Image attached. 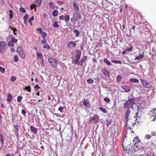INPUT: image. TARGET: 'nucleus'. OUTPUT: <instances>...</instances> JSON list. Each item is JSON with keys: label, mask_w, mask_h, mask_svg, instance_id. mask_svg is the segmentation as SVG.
<instances>
[{"label": "nucleus", "mask_w": 156, "mask_h": 156, "mask_svg": "<svg viewBox=\"0 0 156 156\" xmlns=\"http://www.w3.org/2000/svg\"><path fill=\"white\" fill-rule=\"evenodd\" d=\"M135 100L134 98L129 99L124 103L123 107L126 108L128 109L132 108L133 109V105L135 103Z\"/></svg>", "instance_id": "f257e3e1"}, {"label": "nucleus", "mask_w": 156, "mask_h": 156, "mask_svg": "<svg viewBox=\"0 0 156 156\" xmlns=\"http://www.w3.org/2000/svg\"><path fill=\"white\" fill-rule=\"evenodd\" d=\"M122 147L123 151L127 153L130 151V149L132 148L129 142H126L124 141L122 142Z\"/></svg>", "instance_id": "f03ea898"}, {"label": "nucleus", "mask_w": 156, "mask_h": 156, "mask_svg": "<svg viewBox=\"0 0 156 156\" xmlns=\"http://www.w3.org/2000/svg\"><path fill=\"white\" fill-rule=\"evenodd\" d=\"M127 121L126 123V127L128 129H129L131 130V129L132 126L136 123L135 121L133 122V120L132 119H126Z\"/></svg>", "instance_id": "7ed1b4c3"}, {"label": "nucleus", "mask_w": 156, "mask_h": 156, "mask_svg": "<svg viewBox=\"0 0 156 156\" xmlns=\"http://www.w3.org/2000/svg\"><path fill=\"white\" fill-rule=\"evenodd\" d=\"M7 48L6 47V43L5 42L2 41L0 42V53H3L5 52Z\"/></svg>", "instance_id": "20e7f679"}, {"label": "nucleus", "mask_w": 156, "mask_h": 156, "mask_svg": "<svg viewBox=\"0 0 156 156\" xmlns=\"http://www.w3.org/2000/svg\"><path fill=\"white\" fill-rule=\"evenodd\" d=\"M49 62L54 67H57V60L56 58H49L48 59Z\"/></svg>", "instance_id": "39448f33"}, {"label": "nucleus", "mask_w": 156, "mask_h": 156, "mask_svg": "<svg viewBox=\"0 0 156 156\" xmlns=\"http://www.w3.org/2000/svg\"><path fill=\"white\" fill-rule=\"evenodd\" d=\"M140 81L144 87L146 88L151 89L152 87L151 85L143 79H140Z\"/></svg>", "instance_id": "423d86ee"}, {"label": "nucleus", "mask_w": 156, "mask_h": 156, "mask_svg": "<svg viewBox=\"0 0 156 156\" xmlns=\"http://www.w3.org/2000/svg\"><path fill=\"white\" fill-rule=\"evenodd\" d=\"M143 145L141 142L134 144L133 146L134 149L136 151L140 150L143 147Z\"/></svg>", "instance_id": "0eeeda50"}, {"label": "nucleus", "mask_w": 156, "mask_h": 156, "mask_svg": "<svg viewBox=\"0 0 156 156\" xmlns=\"http://www.w3.org/2000/svg\"><path fill=\"white\" fill-rule=\"evenodd\" d=\"M99 119V116L95 114L94 117L89 121V123H98Z\"/></svg>", "instance_id": "6e6552de"}, {"label": "nucleus", "mask_w": 156, "mask_h": 156, "mask_svg": "<svg viewBox=\"0 0 156 156\" xmlns=\"http://www.w3.org/2000/svg\"><path fill=\"white\" fill-rule=\"evenodd\" d=\"M155 147V145L154 144L152 143V142H151V143H147V144L146 148L148 150L151 151L153 148H154Z\"/></svg>", "instance_id": "1a4fd4ad"}, {"label": "nucleus", "mask_w": 156, "mask_h": 156, "mask_svg": "<svg viewBox=\"0 0 156 156\" xmlns=\"http://www.w3.org/2000/svg\"><path fill=\"white\" fill-rule=\"evenodd\" d=\"M138 106V108L137 109V112H136L135 114V116L134 117V118H139V116H138V113L140 112V111H141V110L142 109H144V108H143L140 105H137ZM137 119H135V121H136V120Z\"/></svg>", "instance_id": "9d476101"}, {"label": "nucleus", "mask_w": 156, "mask_h": 156, "mask_svg": "<svg viewBox=\"0 0 156 156\" xmlns=\"http://www.w3.org/2000/svg\"><path fill=\"white\" fill-rule=\"evenodd\" d=\"M83 105L88 108H90L91 107V105L89 101L87 100H84L83 101Z\"/></svg>", "instance_id": "9b49d317"}, {"label": "nucleus", "mask_w": 156, "mask_h": 156, "mask_svg": "<svg viewBox=\"0 0 156 156\" xmlns=\"http://www.w3.org/2000/svg\"><path fill=\"white\" fill-rule=\"evenodd\" d=\"M76 46V44L73 41L69 42L67 44V47L68 48H72L75 47Z\"/></svg>", "instance_id": "f8f14e48"}, {"label": "nucleus", "mask_w": 156, "mask_h": 156, "mask_svg": "<svg viewBox=\"0 0 156 156\" xmlns=\"http://www.w3.org/2000/svg\"><path fill=\"white\" fill-rule=\"evenodd\" d=\"M87 56H83L82 57L80 61V65L83 66V63L87 59Z\"/></svg>", "instance_id": "ddd939ff"}, {"label": "nucleus", "mask_w": 156, "mask_h": 156, "mask_svg": "<svg viewBox=\"0 0 156 156\" xmlns=\"http://www.w3.org/2000/svg\"><path fill=\"white\" fill-rule=\"evenodd\" d=\"M19 126L18 125H16L14 126V128H15V129H16V130H14V131L15 132V135L17 136H18L19 135Z\"/></svg>", "instance_id": "4468645a"}, {"label": "nucleus", "mask_w": 156, "mask_h": 156, "mask_svg": "<svg viewBox=\"0 0 156 156\" xmlns=\"http://www.w3.org/2000/svg\"><path fill=\"white\" fill-rule=\"evenodd\" d=\"M121 87L127 92H129L131 90L130 88L127 86L122 85V86Z\"/></svg>", "instance_id": "2eb2a0df"}, {"label": "nucleus", "mask_w": 156, "mask_h": 156, "mask_svg": "<svg viewBox=\"0 0 156 156\" xmlns=\"http://www.w3.org/2000/svg\"><path fill=\"white\" fill-rule=\"evenodd\" d=\"M103 74L106 76H109V72L106 69H104L102 70Z\"/></svg>", "instance_id": "dca6fc26"}, {"label": "nucleus", "mask_w": 156, "mask_h": 156, "mask_svg": "<svg viewBox=\"0 0 156 156\" xmlns=\"http://www.w3.org/2000/svg\"><path fill=\"white\" fill-rule=\"evenodd\" d=\"M153 111H154V113H153L152 114V116L154 117V118H153L152 121L154 122L155 121V119L156 118V109L154 108L153 111H151V112L152 113L153 112Z\"/></svg>", "instance_id": "f3484780"}, {"label": "nucleus", "mask_w": 156, "mask_h": 156, "mask_svg": "<svg viewBox=\"0 0 156 156\" xmlns=\"http://www.w3.org/2000/svg\"><path fill=\"white\" fill-rule=\"evenodd\" d=\"M128 45L130 47V48H129L127 49L126 50L122 52V54H127L126 51H130L132 50V45L129 44H128Z\"/></svg>", "instance_id": "a211bd4d"}, {"label": "nucleus", "mask_w": 156, "mask_h": 156, "mask_svg": "<svg viewBox=\"0 0 156 156\" xmlns=\"http://www.w3.org/2000/svg\"><path fill=\"white\" fill-rule=\"evenodd\" d=\"M30 130L32 132H33L35 133L36 134L37 132V129L34 127L31 126L30 127Z\"/></svg>", "instance_id": "6ab92c4d"}, {"label": "nucleus", "mask_w": 156, "mask_h": 156, "mask_svg": "<svg viewBox=\"0 0 156 156\" xmlns=\"http://www.w3.org/2000/svg\"><path fill=\"white\" fill-rule=\"evenodd\" d=\"M73 6L75 10L76 11H78L80 9L78 6L76 5V3L74 2L73 3Z\"/></svg>", "instance_id": "aec40b11"}, {"label": "nucleus", "mask_w": 156, "mask_h": 156, "mask_svg": "<svg viewBox=\"0 0 156 156\" xmlns=\"http://www.w3.org/2000/svg\"><path fill=\"white\" fill-rule=\"evenodd\" d=\"M133 143L134 144H136L137 143H139V142H140V141L139 140L138 137L136 136L134 138L133 140Z\"/></svg>", "instance_id": "412c9836"}, {"label": "nucleus", "mask_w": 156, "mask_h": 156, "mask_svg": "<svg viewBox=\"0 0 156 156\" xmlns=\"http://www.w3.org/2000/svg\"><path fill=\"white\" fill-rule=\"evenodd\" d=\"M18 54L21 58H24L25 56V54L23 51L18 53Z\"/></svg>", "instance_id": "4be33fe9"}, {"label": "nucleus", "mask_w": 156, "mask_h": 156, "mask_svg": "<svg viewBox=\"0 0 156 156\" xmlns=\"http://www.w3.org/2000/svg\"><path fill=\"white\" fill-rule=\"evenodd\" d=\"M130 110L129 108L127 109V111H126V113L125 118L126 119H128L129 117V116L130 113Z\"/></svg>", "instance_id": "5701e85b"}, {"label": "nucleus", "mask_w": 156, "mask_h": 156, "mask_svg": "<svg viewBox=\"0 0 156 156\" xmlns=\"http://www.w3.org/2000/svg\"><path fill=\"white\" fill-rule=\"evenodd\" d=\"M144 52H143L142 54L138 56H136L135 59L139 60L142 59L144 57Z\"/></svg>", "instance_id": "b1692460"}, {"label": "nucleus", "mask_w": 156, "mask_h": 156, "mask_svg": "<svg viewBox=\"0 0 156 156\" xmlns=\"http://www.w3.org/2000/svg\"><path fill=\"white\" fill-rule=\"evenodd\" d=\"M7 96V101L10 102L12 99V96L11 94H8Z\"/></svg>", "instance_id": "393cba45"}, {"label": "nucleus", "mask_w": 156, "mask_h": 156, "mask_svg": "<svg viewBox=\"0 0 156 156\" xmlns=\"http://www.w3.org/2000/svg\"><path fill=\"white\" fill-rule=\"evenodd\" d=\"M129 81L132 83H138L139 82V81L137 79L131 78L129 80Z\"/></svg>", "instance_id": "a878e982"}, {"label": "nucleus", "mask_w": 156, "mask_h": 156, "mask_svg": "<svg viewBox=\"0 0 156 156\" xmlns=\"http://www.w3.org/2000/svg\"><path fill=\"white\" fill-rule=\"evenodd\" d=\"M111 62L113 63L117 64L119 63L120 64H121L122 63L121 61L120 60H113L111 61Z\"/></svg>", "instance_id": "bb28decb"}, {"label": "nucleus", "mask_w": 156, "mask_h": 156, "mask_svg": "<svg viewBox=\"0 0 156 156\" xmlns=\"http://www.w3.org/2000/svg\"><path fill=\"white\" fill-rule=\"evenodd\" d=\"M104 61L108 66H110L112 65L111 63L106 58H104Z\"/></svg>", "instance_id": "cd10ccee"}, {"label": "nucleus", "mask_w": 156, "mask_h": 156, "mask_svg": "<svg viewBox=\"0 0 156 156\" xmlns=\"http://www.w3.org/2000/svg\"><path fill=\"white\" fill-rule=\"evenodd\" d=\"M34 20V17L33 16L30 18L29 19L28 22L31 25H32V21L33 20Z\"/></svg>", "instance_id": "c85d7f7f"}, {"label": "nucleus", "mask_w": 156, "mask_h": 156, "mask_svg": "<svg viewBox=\"0 0 156 156\" xmlns=\"http://www.w3.org/2000/svg\"><path fill=\"white\" fill-rule=\"evenodd\" d=\"M0 141L2 144L4 142V138L3 136L1 134H0Z\"/></svg>", "instance_id": "c756f323"}, {"label": "nucleus", "mask_w": 156, "mask_h": 156, "mask_svg": "<svg viewBox=\"0 0 156 156\" xmlns=\"http://www.w3.org/2000/svg\"><path fill=\"white\" fill-rule=\"evenodd\" d=\"M65 21L66 22H67L69 20L70 17L69 15H65L64 16Z\"/></svg>", "instance_id": "7c9ffc66"}, {"label": "nucleus", "mask_w": 156, "mask_h": 156, "mask_svg": "<svg viewBox=\"0 0 156 156\" xmlns=\"http://www.w3.org/2000/svg\"><path fill=\"white\" fill-rule=\"evenodd\" d=\"M23 51L22 48L20 46H18L17 48V51L18 53L20 52Z\"/></svg>", "instance_id": "2f4dec72"}, {"label": "nucleus", "mask_w": 156, "mask_h": 156, "mask_svg": "<svg viewBox=\"0 0 156 156\" xmlns=\"http://www.w3.org/2000/svg\"><path fill=\"white\" fill-rule=\"evenodd\" d=\"M99 109L104 113H106L107 112V110L105 108L100 107L99 108Z\"/></svg>", "instance_id": "473e14b6"}, {"label": "nucleus", "mask_w": 156, "mask_h": 156, "mask_svg": "<svg viewBox=\"0 0 156 156\" xmlns=\"http://www.w3.org/2000/svg\"><path fill=\"white\" fill-rule=\"evenodd\" d=\"M58 14V11L57 10H54L52 12V14L53 16L55 17Z\"/></svg>", "instance_id": "72a5a7b5"}, {"label": "nucleus", "mask_w": 156, "mask_h": 156, "mask_svg": "<svg viewBox=\"0 0 156 156\" xmlns=\"http://www.w3.org/2000/svg\"><path fill=\"white\" fill-rule=\"evenodd\" d=\"M24 89L27 90L28 91L30 92H31V88L30 86H26L25 87V88H24Z\"/></svg>", "instance_id": "f704fd0d"}, {"label": "nucleus", "mask_w": 156, "mask_h": 156, "mask_svg": "<svg viewBox=\"0 0 156 156\" xmlns=\"http://www.w3.org/2000/svg\"><path fill=\"white\" fill-rule=\"evenodd\" d=\"M73 32L76 34L75 35L76 37H78L79 36V35L80 34V32L77 30H75L73 31Z\"/></svg>", "instance_id": "c9c22d12"}, {"label": "nucleus", "mask_w": 156, "mask_h": 156, "mask_svg": "<svg viewBox=\"0 0 156 156\" xmlns=\"http://www.w3.org/2000/svg\"><path fill=\"white\" fill-rule=\"evenodd\" d=\"M87 82L88 83H92L94 82V80L90 78H89L87 80Z\"/></svg>", "instance_id": "e433bc0d"}, {"label": "nucleus", "mask_w": 156, "mask_h": 156, "mask_svg": "<svg viewBox=\"0 0 156 156\" xmlns=\"http://www.w3.org/2000/svg\"><path fill=\"white\" fill-rule=\"evenodd\" d=\"M80 55L81 53L77 54L76 56V59L79 60L80 58Z\"/></svg>", "instance_id": "4c0bfd02"}, {"label": "nucleus", "mask_w": 156, "mask_h": 156, "mask_svg": "<svg viewBox=\"0 0 156 156\" xmlns=\"http://www.w3.org/2000/svg\"><path fill=\"white\" fill-rule=\"evenodd\" d=\"M112 122L111 120L110 119L106 120V125L107 126H109L112 123Z\"/></svg>", "instance_id": "58836bf2"}, {"label": "nucleus", "mask_w": 156, "mask_h": 156, "mask_svg": "<svg viewBox=\"0 0 156 156\" xmlns=\"http://www.w3.org/2000/svg\"><path fill=\"white\" fill-rule=\"evenodd\" d=\"M49 5L51 8L54 9L55 7V5H54L53 3L52 2H50L49 3Z\"/></svg>", "instance_id": "ea45409f"}, {"label": "nucleus", "mask_w": 156, "mask_h": 156, "mask_svg": "<svg viewBox=\"0 0 156 156\" xmlns=\"http://www.w3.org/2000/svg\"><path fill=\"white\" fill-rule=\"evenodd\" d=\"M9 27L11 29H12V30L13 31L14 34V35H16V31H17V30L16 28H14L13 27H12L10 26H9Z\"/></svg>", "instance_id": "a19ab883"}, {"label": "nucleus", "mask_w": 156, "mask_h": 156, "mask_svg": "<svg viewBox=\"0 0 156 156\" xmlns=\"http://www.w3.org/2000/svg\"><path fill=\"white\" fill-rule=\"evenodd\" d=\"M20 10L23 12L25 13L26 12V10H25V9L23 7H20Z\"/></svg>", "instance_id": "79ce46f5"}, {"label": "nucleus", "mask_w": 156, "mask_h": 156, "mask_svg": "<svg viewBox=\"0 0 156 156\" xmlns=\"http://www.w3.org/2000/svg\"><path fill=\"white\" fill-rule=\"evenodd\" d=\"M37 57L41 59L43 58V56L41 54L38 53L37 54Z\"/></svg>", "instance_id": "37998d69"}, {"label": "nucleus", "mask_w": 156, "mask_h": 156, "mask_svg": "<svg viewBox=\"0 0 156 156\" xmlns=\"http://www.w3.org/2000/svg\"><path fill=\"white\" fill-rule=\"evenodd\" d=\"M12 42H13V43H17V39H16L14 37H12L11 38V41Z\"/></svg>", "instance_id": "c03bdc74"}, {"label": "nucleus", "mask_w": 156, "mask_h": 156, "mask_svg": "<svg viewBox=\"0 0 156 156\" xmlns=\"http://www.w3.org/2000/svg\"><path fill=\"white\" fill-rule=\"evenodd\" d=\"M151 137V135L150 134H147L145 136V137L147 140L150 139Z\"/></svg>", "instance_id": "a18cd8bd"}, {"label": "nucleus", "mask_w": 156, "mask_h": 156, "mask_svg": "<svg viewBox=\"0 0 156 156\" xmlns=\"http://www.w3.org/2000/svg\"><path fill=\"white\" fill-rule=\"evenodd\" d=\"M42 34V37L43 38H45L47 36V34L45 32H43V33Z\"/></svg>", "instance_id": "49530a36"}, {"label": "nucleus", "mask_w": 156, "mask_h": 156, "mask_svg": "<svg viewBox=\"0 0 156 156\" xmlns=\"http://www.w3.org/2000/svg\"><path fill=\"white\" fill-rule=\"evenodd\" d=\"M104 100L105 102H107L108 103H109L110 101V99L108 98H104Z\"/></svg>", "instance_id": "de8ad7c7"}, {"label": "nucleus", "mask_w": 156, "mask_h": 156, "mask_svg": "<svg viewBox=\"0 0 156 156\" xmlns=\"http://www.w3.org/2000/svg\"><path fill=\"white\" fill-rule=\"evenodd\" d=\"M8 45L9 46L12 47L14 46L13 43L11 41H10L8 43Z\"/></svg>", "instance_id": "09e8293b"}, {"label": "nucleus", "mask_w": 156, "mask_h": 156, "mask_svg": "<svg viewBox=\"0 0 156 156\" xmlns=\"http://www.w3.org/2000/svg\"><path fill=\"white\" fill-rule=\"evenodd\" d=\"M14 61L16 62L18 61V57L17 55H15L14 56Z\"/></svg>", "instance_id": "8fccbe9b"}, {"label": "nucleus", "mask_w": 156, "mask_h": 156, "mask_svg": "<svg viewBox=\"0 0 156 156\" xmlns=\"http://www.w3.org/2000/svg\"><path fill=\"white\" fill-rule=\"evenodd\" d=\"M28 17V15L27 14H25V15L23 17L24 20H27Z\"/></svg>", "instance_id": "3c124183"}, {"label": "nucleus", "mask_w": 156, "mask_h": 156, "mask_svg": "<svg viewBox=\"0 0 156 156\" xmlns=\"http://www.w3.org/2000/svg\"><path fill=\"white\" fill-rule=\"evenodd\" d=\"M54 98L52 96H48V100H51L52 101H53Z\"/></svg>", "instance_id": "603ef678"}, {"label": "nucleus", "mask_w": 156, "mask_h": 156, "mask_svg": "<svg viewBox=\"0 0 156 156\" xmlns=\"http://www.w3.org/2000/svg\"><path fill=\"white\" fill-rule=\"evenodd\" d=\"M9 15L10 16V18L11 19L12 17V12L11 10H9Z\"/></svg>", "instance_id": "864d4df0"}, {"label": "nucleus", "mask_w": 156, "mask_h": 156, "mask_svg": "<svg viewBox=\"0 0 156 156\" xmlns=\"http://www.w3.org/2000/svg\"><path fill=\"white\" fill-rule=\"evenodd\" d=\"M41 42L42 44H44L46 43V39L44 38L41 41Z\"/></svg>", "instance_id": "5fc2aeb1"}, {"label": "nucleus", "mask_w": 156, "mask_h": 156, "mask_svg": "<svg viewBox=\"0 0 156 156\" xmlns=\"http://www.w3.org/2000/svg\"><path fill=\"white\" fill-rule=\"evenodd\" d=\"M37 30L38 31L40 34H41L43 33L42 29L41 28H37Z\"/></svg>", "instance_id": "6e6d98bb"}, {"label": "nucleus", "mask_w": 156, "mask_h": 156, "mask_svg": "<svg viewBox=\"0 0 156 156\" xmlns=\"http://www.w3.org/2000/svg\"><path fill=\"white\" fill-rule=\"evenodd\" d=\"M22 98V97L20 96H18L17 98V100L18 102H20Z\"/></svg>", "instance_id": "4d7b16f0"}, {"label": "nucleus", "mask_w": 156, "mask_h": 156, "mask_svg": "<svg viewBox=\"0 0 156 156\" xmlns=\"http://www.w3.org/2000/svg\"><path fill=\"white\" fill-rule=\"evenodd\" d=\"M53 26L54 27H59V25L58 24L57 22L56 21H55L53 25Z\"/></svg>", "instance_id": "13d9d810"}, {"label": "nucleus", "mask_w": 156, "mask_h": 156, "mask_svg": "<svg viewBox=\"0 0 156 156\" xmlns=\"http://www.w3.org/2000/svg\"><path fill=\"white\" fill-rule=\"evenodd\" d=\"M16 80V77L15 76H12L11 78V80L13 82Z\"/></svg>", "instance_id": "bf43d9fd"}, {"label": "nucleus", "mask_w": 156, "mask_h": 156, "mask_svg": "<svg viewBox=\"0 0 156 156\" xmlns=\"http://www.w3.org/2000/svg\"><path fill=\"white\" fill-rule=\"evenodd\" d=\"M44 48L50 49V46L48 44H47L44 46Z\"/></svg>", "instance_id": "052dcab7"}, {"label": "nucleus", "mask_w": 156, "mask_h": 156, "mask_svg": "<svg viewBox=\"0 0 156 156\" xmlns=\"http://www.w3.org/2000/svg\"><path fill=\"white\" fill-rule=\"evenodd\" d=\"M5 69L4 68H2V67H0V71L2 72V73H3L5 72Z\"/></svg>", "instance_id": "680f3d73"}, {"label": "nucleus", "mask_w": 156, "mask_h": 156, "mask_svg": "<svg viewBox=\"0 0 156 156\" xmlns=\"http://www.w3.org/2000/svg\"><path fill=\"white\" fill-rule=\"evenodd\" d=\"M64 109V107H61V106H60L59 108H58V110L60 111L61 112H62V110H63Z\"/></svg>", "instance_id": "e2e57ef3"}, {"label": "nucleus", "mask_w": 156, "mask_h": 156, "mask_svg": "<svg viewBox=\"0 0 156 156\" xmlns=\"http://www.w3.org/2000/svg\"><path fill=\"white\" fill-rule=\"evenodd\" d=\"M40 87L37 84V85H36L34 87V88L36 90H37L38 89H40Z\"/></svg>", "instance_id": "0e129e2a"}, {"label": "nucleus", "mask_w": 156, "mask_h": 156, "mask_svg": "<svg viewBox=\"0 0 156 156\" xmlns=\"http://www.w3.org/2000/svg\"><path fill=\"white\" fill-rule=\"evenodd\" d=\"M79 62V60L76 59L74 61V64H75V65L77 64H78Z\"/></svg>", "instance_id": "69168bd1"}, {"label": "nucleus", "mask_w": 156, "mask_h": 156, "mask_svg": "<svg viewBox=\"0 0 156 156\" xmlns=\"http://www.w3.org/2000/svg\"><path fill=\"white\" fill-rule=\"evenodd\" d=\"M57 3L58 4H64V2H63L60 1H58L57 2Z\"/></svg>", "instance_id": "338daca9"}, {"label": "nucleus", "mask_w": 156, "mask_h": 156, "mask_svg": "<svg viewBox=\"0 0 156 156\" xmlns=\"http://www.w3.org/2000/svg\"><path fill=\"white\" fill-rule=\"evenodd\" d=\"M23 115H25L26 113V112L25 110L22 109L21 111Z\"/></svg>", "instance_id": "774afa93"}]
</instances>
